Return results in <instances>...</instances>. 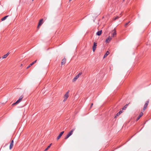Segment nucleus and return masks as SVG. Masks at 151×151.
Returning <instances> with one entry per match:
<instances>
[{
  "mask_svg": "<svg viewBox=\"0 0 151 151\" xmlns=\"http://www.w3.org/2000/svg\"><path fill=\"white\" fill-rule=\"evenodd\" d=\"M69 137L67 135H66V136L65 137V139H67L68 137Z\"/></svg>",
  "mask_w": 151,
  "mask_h": 151,
  "instance_id": "5701e85b",
  "label": "nucleus"
},
{
  "mask_svg": "<svg viewBox=\"0 0 151 151\" xmlns=\"http://www.w3.org/2000/svg\"><path fill=\"white\" fill-rule=\"evenodd\" d=\"M118 113H119V115L121 114L119 112H118Z\"/></svg>",
  "mask_w": 151,
  "mask_h": 151,
  "instance_id": "2f4dec72",
  "label": "nucleus"
},
{
  "mask_svg": "<svg viewBox=\"0 0 151 151\" xmlns=\"http://www.w3.org/2000/svg\"><path fill=\"white\" fill-rule=\"evenodd\" d=\"M74 129H73L72 130H71L67 134V135L69 137L71 135L73 134V132L74 131Z\"/></svg>",
  "mask_w": 151,
  "mask_h": 151,
  "instance_id": "423d86ee",
  "label": "nucleus"
},
{
  "mask_svg": "<svg viewBox=\"0 0 151 151\" xmlns=\"http://www.w3.org/2000/svg\"><path fill=\"white\" fill-rule=\"evenodd\" d=\"M64 131L61 132L57 137V140H58L60 138L63 134L64 133Z\"/></svg>",
  "mask_w": 151,
  "mask_h": 151,
  "instance_id": "39448f33",
  "label": "nucleus"
},
{
  "mask_svg": "<svg viewBox=\"0 0 151 151\" xmlns=\"http://www.w3.org/2000/svg\"><path fill=\"white\" fill-rule=\"evenodd\" d=\"M37 61V60H35V61H33V62L31 63L27 68V69H28L31 66L33 65Z\"/></svg>",
  "mask_w": 151,
  "mask_h": 151,
  "instance_id": "6e6552de",
  "label": "nucleus"
},
{
  "mask_svg": "<svg viewBox=\"0 0 151 151\" xmlns=\"http://www.w3.org/2000/svg\"><path fill=\"white\" fill-rule=\"evenodd\" d=\"M18 103H17V102L16 101L15 103H13V104H12V105H14L15 104H17Z\"/></svg>",
  "mask_w": 151,
  "mask_h": 151,
  "instance_id": "bb28decb",
  "label": "nucleus"
},
{
  "mask_svg": "<svg viewBox=\"0 0 151 151\" xmlns=\"http://www.w3.org/2000/svg\"><path fill=\"white\" fill-rule=\"evenodd\" d=\"M68 96L69 95L68 94V93H66L64 96V99L63 100V101L65 102L67 99Z\"/></svg>",
  "mask_w": 151,
  "mask_h": 151,
  "instance_id": "20e7f679",
  "label": "nucleus"
},
{
  "mask_svg": "<svg viewBox=\"0 0 151 151\" xmlns=\"http://www.w3.org/2000/svg\"><path fill=\"white\" fill-rule=\"evenodd\" d=\"M143 115V113L142 112H141L140 113L139 115V116L137 117V121H138L141 118V117Z\"/></svg>",
  "mask_w": 151,
  "mask_h": 151,
  "instance_id": "1a4fd4ad",
  "label": "nucleus"
},
{
  "mask_svg": "<svg viewBox=\"0 0 151 151\" xmlns=\"http://www.w3.org/2000/svg\"><path fill=\"white\" fill-rule=\"evenodd\" d=\"M11 143H12V144H13V143H14V141H13V140H12L11 141Z\"/></svg>",
  "mask_w": 151,
  "mask_h": 151,
  "instance_id": "c85d7f7f",
  "label": "nucleus"
},
{
  "mask_svg": "<svg viewBox=\"0 0 151 151\" xmlns=\"http://www.w3.org/2000/svg\"><path fill=\"white\" fill-rule=\"evenodd\" d=\"M112 38L109 36L107 39H106L105 42L107 43H109L111 40Z\"/></svg>",
  "mask_w": 151,
  "mask_h": 151,
  "instance_id": "0eeeda50",
  "label": "nucleus"
},
{
  "mask_svg": "<svg viewBox=\"0 0 151 151\" xmlns=\"http://www.w3.org/2000/svg\"><path fill=\"white\" fill-rule=\"evenodd\" d=\"M112 35H113V37H114V35H116V32H114L113 33H112Z\"/></svg>",
  "mask_w": 151,
  "mask_h": 151,
  "instance_id": "aec40b11",
  "label": "nucleus"
},
{
  "mask_svg": "<svg viewBox=\"0 0 151 151\" xmlns=\"http://www.w3.org/2000/svg\"><path fill=\"white\" fill-rule=\"evenodd\" d=\"M9 53H8L6 55H4L2 56V58L4 59L6 58L9 55Z\"/></svg>",
  "mask_w": 151,
  "mask_h": 151,
  "instance_id": "2eb2a0df",
  "label": "nucleus"
},
{
  "mask_svg": "<svg viewBox=\"0 0 151 151\" xmlns=\"http://www.w3.org/2000/svg\"><path fill=\"white\" fill-rule=\"evenodd\" d=\"M72 0H69V1H71Z\"/></svg>",
  "mask_w": 151,
  "mask_h": 151,
  "instance_id": "473e14b6",
  "label": "nucleus"
},
{
  "mask_svg": "<svg viewBox=\"0 0 151 151\" xmlns=\"http://www.w3.org/2000/svg\"><path fill=\"white\" fill-rule=\"evenodd\" d=\"M93 105V103H92V104H91V107H92V106Z\"/></svg>",
  "mask_w": 151,
  "mask_h": 151,
  "instance_id": "7c9ffc66",
  "label": "nucleus"
},
{
  "mask_svg": "<svg viewBox=\"0 0 151 151\" xmlns=\"http://www.w3.org/2000/svg\"><path fill=\"white\" fill-rule=\"evenodd\" d=\"M109 52L108 51H107L106 53L105 54L104 57V58L106 57L109 54Z\"/></svg>",
  "mask_w": 151,
  "mask_h": 151,
  "instance_id": "ddd939ff",
  "label": "nucleus"
},
{
  "mask_svg": "<svg viewBox=\"0 0 151 151\" xmlns=\"http://www.w3.org/2000/svg\"><path fill=\"white\" fill-rule=\"evenodd\" d=\"M81 74H82L81 73H79L78 75H78V77H79V76H80L81 75Z\"/></svg>",
  "mask_w": 151,
  "mask_h": 151,
  "instance_id": "a878e982",
  "label": "nucleus"
},
{
  "mask_svg": "<svg viewBox=\"0 0 151 151\" xmlns=\"http://www.w3.org/2000/svg\"><path fill=\"white\" fill-rule=\"evenodd\" d=\"M23 98V95L21 96L19 98V99H20V100L21 101L22 99Z\"/></svg>",
  "mask_w": 151,
  "mask_h": 151,
  "instance_id": "6ab92c4d",
  "label": "nucleus"
},
{
  "mask_svg": "<svg viewBox=\"0 0 151 151\" xmlns=\"http://www.w3.org/2000/svg\"><path fill=\"white\" fill-rule=\"evenodd\" d=\"M97 46V43L95 42L93 43V52H94L96 50Z\"/></svg>",
  "mask_w": 151,
  "mask_h": 151,
  "instance_id": "f03ea898",
  "label": "nucleus"
},
{
  "mask_svg": "<svg viewBox=\"0 0 151 151\" xmlns=\"http://www.w3.org/2000/svg\"><path fill=\"white\" fill-rule=\"evenodd\" d=\"M43 19H41L40 20L38 24L37 27L39 26H41L43 23Z\"/></svg>",
  "mask_w": 151,
  "mask_h": 151,
  "instance_id": "7ed1b4c3",
  "label": "nucleus"
},
{
  "mask_svg": "<svg viewBox=\"0 0 151 151\" xmlns=\"http://www.w3.org/2000/svg\"><path fill=\"white\" fill-rule=\"evenodd\" d=\"M128 105L127 104L126 105H125L122 108V110H125L126 109V108L127 107V106Z\"/></svg>",
  "mask_w": 151,
  "mask_h": 151,
  "instance_id": "dca6fc26",
  "label": "nucleus"
},
{
  "mask_svg": "<svg viewBox=\"0 0 151 151\" xmlns=\"http://www.w3.org/2000/svg\"><path fill=\"white\" fill-rule=\"evenodd\" d=\"M130 22V21H129L128 22H127V23H126L124 26H125V27H127V26L128 25V24Z\"/></svg>",
  "mask_w": 151,
  "mask_h": 151,
  "instance_id": "412c9836",
  "label": "nucleus"
},
{
  "mask_svg": "<svg viewBox=\"0 0 151 151\" xmlns=\"http://www.w3.org/2000/svg\"><path fill=\"white\" fill-rule=\"evenodd\" d=\"M33 0H32V1H33Z\"/></svg>",
  "mask_w": 151,
  "mask_h": 151,
  "instance_id": "72a5a7b5",
  "label": "nucleus"
},
{
  "mask_svg": "<svg viewBox=\"0 0 151 151\" xmlns=\"http://www.w3.org/2000/svg\"><path fill=\"white\" fill-rule=\"evenodd\" d=\"M119 115V113H117V114H116V116H114V118H116L117 116H118Z\"/></svg>",
  "mask_w": 151,
  "mask_h": 151,
  "instance_id": "4be33fe9",
  "label": "nucleus"
},
{
  "mask_svg": "<svg viewBox=\"0 0 151 151\" xmlns=\"http://www.w3.org/2000/svg\"><path fill=\"white\" fill-rule=\"evenodd\" d=\"M119 18V17L118 16H117L116 17H115L114 19V20H116V19H118V18Z\"/></svg>",
  "mask_w": 151,
  "mask_h": 151,
  "instance_id": "393cba45",
  "label": "nucleus"
},
{
  "mask_svg": "<svg viewBox=\"0 0 151 151\" xmlns=\"http://www.w3.org/2000/svg\"><path fill=\"white\" fill-rule=\"evenodd\" d=\"M102 31L101 30H100L97 32L96 33V35L98 36H100L101 34Z\"/></svg>",
  "mask_w": 151,
  "mask_h": 151,
  "instance_id": "9b49d317",
  "label": "nucleus"
},
{
  "mask_svg": "<svg viewBox=\"0 0 151 151\" xmlns=\"http://www.w3.org/2000/svg\"><path fill=\"white\" fill-rule=\"evenodd\" d=\"M52 145V143L50 144L47 147L45 150L44 151H46L50 147L51 145Z\"/></svg>",
  "mask_w": 151,
  "mask_h": 151,
  "instance_id": "f3484780",
  "label": "nucleus"
},
{
  "mask_svg": "<svg viewBox=\"0 0 151 151\" xmlns=\"http://www.w3.org/2000/svg\"><path fill=\"white\" fill-rule=\"evenodd\" d=\"M21 101L20 100V99H18L17 101V103L18 104L19 103V102H20Z\"/></svg>",
  "mask_w": 151,
  "mask_h": 151,
  "instance_id": "b1692460",
  "label": "nucleus"
},
{
  "mask_svg": "<svg viewBox=\"0 0 151 151\" xmlns=\"http://www.w3.org/2000/svg\"><path fill=\"white\" fill-rule=\"evenodd\" d=\"M79 77L78 75H76L73 79V82H74L76 81V80Z\"/></svg>",
  "mask_w": 151,
  "mask_h": 151,
  "instance_id": "9d476101",
  "label": "nucleus"
},
{
  "mask_svg": "<svg viewBox=\"0 0 151 151\" xmlns=\"http://www.w3.org/2000/svg\"><path fill=\"white\" fill-rule=\"evenodd\" d=\"M9 17V16L8 15H7V16H5L4 17H3V18H2L1 19V20L2 21H3L5 20L8 17Z\"/></svg>",
  "mask_w": 151,
  "mask_h": 151,
  "instance_id": "4468645a",
  "label": "nucleus"
},
{
  "mask_svg": "<svg viewBox=\"0 0 151 151\" xmlns=\"http://www.w3.org/2000/svg\"><path fill=\"white\" fill-rule=\"evenodd\" d=\"M13 144L12 143H10V146H9V149L10 150H11L12 147H13Z\"/></svg>",
  "mask_w": 151,
  "mask_h": 151,
  "instance_id": "a211bd4d",
  "label": "nucleus"
},
{
  "mask_svg": "<svg viewBox=\"0 0 151 151\" xmlns=\"http://www.w3.org/2000/svg\"><path fill=\"white\" fill-rule=\"evenodd\" d=\"M65 61H66V60L65 58L63 59L62 61L61 64L62 65L64 64L65 63Z\"/></svg>",
  "mask_w": 151,
  "mask_h": 151,
  "instance_id": "f8f14e48",
  "label": "nucleus"
},
{
  "mask_svg": "<svg viewBox=\"0 0 151 151\" xmlns=\"http://www.w3.org/2000/svg\"><path fill=\"white\" fill-rule=\"evenodd\" d=\"M69 92V91L68 90L67 91V92L66 93H68V94Z\"/></svg>",
  "mask_w": 151,
  "mask_h": 151,
  "instance_id": "c756f323",
  "label": "nucleus"
},
{
  "mask_svg": "<svg viewBox=\"0 0 151 151\" xmlns=\"http://www.w3.org/2000/svg\"><path fill=\"white\" fill-rule=\"evenodd\" d=\"M149 103V101L148 100L145 103V104L144 106L143 107V110L144 111L147 108V106L148 104V103Z\"/></svg>",
  "mask_w": 151,
  "mask_h": 151,
  "instance_id": "f257e3e1",
  "label": "nucleus"
},
{
  "mask_svg": "<svg viewBox=\"0 0 151 151\" xmlns=\"http://www.w3.org/2000/svg\"><path fill=\"white\" fill-rule=\"evenodd\" d=\"M119 112L121 113V114L123 112V111L122 110H120L119 111Z\"/></svg>",
  "mask_w": 151,
  "mask_h": 151,
  "instance_id": "cd10ccee",
  "label": "nucleus"
}]
</instances>
